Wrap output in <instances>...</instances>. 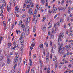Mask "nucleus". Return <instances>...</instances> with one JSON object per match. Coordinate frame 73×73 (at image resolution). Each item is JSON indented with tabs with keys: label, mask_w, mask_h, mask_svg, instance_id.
<instances>
[{
	"label": "nucleus",
	"mask_w": 73,
	"mask_h": 73,
	"mask_svg": "<svg viewBox=\"0 0 73 73\" xmlns=\"http://www.w3.org/2000/svg\"><path fill=\"white\" fill-rule=\"evenodd\" d=\"M68 45H66L65 46L66 48H68Z\"/></svg>",
	"instance_id": "63"
},
{
	"label": "nucleus",
	"mask_w": 73,
	"mask_h": 73,
	"mask_svg": "<svg viewBox=\"0 0 73 73\" xmlns=\"http://www.w3.org/2000/svg\"><path fill=\"white\" fill-rule=\"evenodd\" d=\"M31 72H33V73L34 72V69L33 68H32L31 69Z\"/></svg>",
	"instance_id": "40"
},
{
	"label": "nucleus",
	"mask_w": 73,
	"mask_h": 73,
	"mask_svg": "<svg viewBox=\"0 0 73 73\" xmlns=\"http://www.w3.org/2000/svg\"><path fill=\"white\" fill-rule=\"evenodd\" d=\"M16 32L17 33V35L18 34V31L17 30V29L16 30Z\"/></svg>",
	"instance_id": "57"
},
{
	"label": "nucleus",
	"mask_w": 73,
	"mask_h": 73,
	"mask_svg": "<svg viewBox=\"0 0 73 73\" xmlns=\"http://www.w3.org/2000/svg\"><path fill=\"white\" fill-rule=\"evenodd\" d=\"M50 68H48L47 70V72L46 73H50Z\"/></svg>",
	"instance_id": "17"
},
{
	"label": "nucleus",
	"mask_w": 73,
	"mask_h": 73,
	"mask_svg": "<svg viewBox=\"0 0 73 73\" xmlns=\"http://www.w3.org/2000/svg\"><path fill=\"white\" fill-rule=\"evenodd\" d=\"M72 47V46H71V45H69L68 46V48H71V47Z\"/></svg>",
	"instance_id": "52"
},
{
	"label": "nucleus",
	"mask_w": 73,
	"mask_h": 73,
	"mask_svg": "<svg viewBox=\"0 0 73 73\" xmlns=\"http://www.w3.org/2000/svg\"><path fill=\"white\" fill-rule=\"evenodd\" d=\"M69 11L68 12V13L70 14V9L68 10Z\"/></svg>",
	"instance_id": "44"
},
{
	"label": "nucleus",
	"mask_w": 73,
	"mask_h": 73,
	"mask_svg": "<svg viewBox=\"0 0 73 73\" xmlns=\"http://www.w3.org/2000/svg\"><path fill=\"white\" fill-rule=\"evenodd\" d=\"M17 65V64H15L13 68H14V69H15V67H16V66Z\"/></svg>",
	"instance_id": "31"
},
{
	"label": "nucleus",
	"mask_w": 73,
	"mask_h": 73,
	"mask_svg": "<svg viewBox=\"0 0 73 73\" xmlns=\"http://www.w3.org/2000/svg\"><path fill=\"white\" fill-rule=\"evenodd\" d=\"M40 47L41 48H43V44H41L40 45Z\"/></svg>",
	"instance_id": "21"
},
{
	"label": "nucleus",
	"mask_w": 73,
	"mask_h": 73,
	"mask_svg": "<svg viewBox=\"0 0 73 73\" xmlns=\"http://www.w3.org/2000/svg\"><path fill=\"white\" fill-rule=\"evenodd\" d=\"M69 42H73V40H70L69 41Z\"/></svg>",
	"instance_id": "42"
},
{
	"label": "nucleus",
	"mask_w": 73,
	"mask_h": 73,
	"mask_svg": "<svg viewBox=\"0 0 73 73\" xmlns=\"http://www.w3.org/2000/svg\"><path fill=\"white\" fill-rule=\"evenodd\" d=\"M30 6V5H28L27 6V8H29V6Z\"/></svg>",
	"instance_id": "54"
},
{
	"label": "nucleus",
	"mask_w": 73,
	"mask_h": 73,
	"mask_svg": "<svg viewBox=\"0 0 73 73\" xmlns=\"http://www.w3.org/2000/svg\"><path fill=\"white\" fill-rule=\"evenodd\" d=\"M63 57V58H65L66 57V55H65Z\"/></svg>",
	"instance_id": "59"
},
{
	"label": "nucleus",
	"mask_w": 73,
	"mask_h": 73,
	"mask_svg": "<svg viewBox=\"0 0 73 73\" xmlns=\"http://www.w3.org/2000/svg\"><path fill=\"white\" fill-rule=\"evenodd\" d=\"M54 38V35L52 34L51 35V36H50V39L51 40H52V39H53Z\"/></svg>",
	"instance_id": "10"
},
{
	"label": "nucleus",
	"mask_w": 73,
	"mask_h": 73,
	"mask_svg": "<svg viewBox=\"0 0 73 73\" xmlns=\"http://www.w3.org/2000/svg\"><path fill=\"white\" fill-rule=\"evenodd\" d=\"M59 38H58V45H60V42H59V41H60V39H59Z\"/></svg>",
	"instance_id": "22"
},
{
	"label": "nucleus",
	"mask_w": 73,
	"mask_h": 73,
	"mask_svg": "<svg viewBox=\"0 0 73 73\" xmlns=\"http://www.w3.org/2000/svg\"><path fill=\"white\" fill-rule=\"evenodd\" d=\"M64 36V33L63 32H62L59 34L58 36L59 40H60V41H62V39H61V37L62 38H63V37Z\"/></svg>",
	"instance_id": "1"
},
{
	"label": "nucleus",
	"mask_w": 73,
	"mask_h": 73,
	"mask_svg": "<svg viewBox=\"0 0 73 73\" xmlns=\"http://www.w3.org/2000/svg\"><path fill=\"white\" fill-rule=\"evenodd\" d=\"M22 28H24V27H25V25H23L21 26Z\"/></svg>",
	"instance_id": "46"
},
{
	"label": "nucleus",
	"mask_w": 73,
	"mask_h": 73,
	"mask_svg": "<svg viewBox=\"0 0 73 73\" xmlns=\"http://www.w3.org/2000/svg\"><path fill=\"white\" fill-rule=\"evenodd\" d=\"M35 43L33 44V42L32 43V44L31 45V46H33V47H34L35 46Z\"/></svg>",
	"instance_id": "24"
},
{
	"label": "nucleus",
	"mask_w": 73,
	"mask_h": 73,
	"mask_svg": "<svg viewBox=\"0 0 73 73\" xmlns=\"http://www.w3.org/2000/svg\"><path fill=\"white\" fill-rule=\"evenodd\" d=\"M57 25H58L59 26H60V23H59V22H58L57 23Z\"/></svg>",
	"instance_id": "38"
},
{
	"label": "nucleus",
	"mask_w": 73,
	"mask_h": 73,
	"mask_svg": "<svg viewBox=\"0 0 73 73\" xmlns=\"http://www.w3.org/2000/svg\"><path fill=\"white\" fill-rule=\"evenodd\" d=\"M3 59V58L1 57L0 58V61H1V60H2V59Z\"/></svg>",
	"instance_id": "58"
},
{
	"label": "nucleus",
	"mask_w": 73,
	"mask_h": 73,
	"mask_svg": "<svg viewBox=\"0 0 73 73\" xmlns=\"http://www.w3.org/2000/svg\"><path fill=\"white\" fill-rule=\"evenodd\" d=\"M36 15V13H35L34 15H33V17H35V16Z\"/></svg>",
	"instance_id": "39"
},
{
	"label": "nucleus",
	"mask_w": 73,
	"mask_h": 73,
	"mask_svg": "<svg viewBox=\"0 0 73 73\" xmlns=\"http://www.w3.org/2000/svg\"><path fill=\"white\" fill-rule=\"evenodd\" d=\"M16 55H17L16 57V59H15L14 61V64H15V63H17V61H18V59H17V58H18V57H19V55H18V54H17Z\"/></svg>",
	"instance_id": "4"
},
{
	"label": "nucleus",
	"mask_w": 73,
	"mask_h": 73,
	"mask_svg": "<svg viewBox=\"0 0 73 73\" xmlns=\"http://www.w3.org/2000/svg\"><path fill=\"white\" fill-rule=\"evenodd\" d=\"M7 10H9V5H8L7 8Z\"/></svg>",
	"instance_id": "32"
},
{
	"label": "nucleus",
	"mask_w": 73,
	"mask_h": 73,
	"mask_svg": "<svg viewBox=\"0 0 73 73\" xmlns=\"http://www.w3.org/2000/svg\"><path fill=\"white\" fill-rule=\"evenodd\" d=\"M12 2L13 3H15L16 2H15V0H13Z\"/></svg>",
	"instance_id": "55"
},
{
	"label": "nucleus",
	"mask_w": 73,
	"mask_h": 73,
	"mask_svg": "<svg viewBox=\"0 0 73 73\" xmlns=\"http://www.w3.org/2000/svg\"><path fill=\"white\" fill-rule=\"evenodd\" d=\"M67 70H66V71L65 72H64V73H67L68 71Z\"/></svg>",
	"instance_id": "62"
},
{
	"label": "nucleus",
	"mask_w": 73,
	"mask_h": 73,
	"mask_svg": "<svg viewBox=\"0 0 73 73\" xmlns=\"http://www.w3.org/2000/svg\"><path fill=\"white\" fill-rule=\"evenodd\" d=\"M31 17H28L27 19V23H29L30 21H31Z\"/></svg>",
	"instance_id": "8"
},
{
	"label": "nucleus",
	"mask_w": 73,
	"mask_h": 73,
	"mask_svg": "<svg viewBox=\"0 0 73 73\" xmlns=\"http://www.w3.org/2000/svg\"><path fill=\"white\" fill-rule=\"evenodd\" d=\"M54 48H56V44H54Z\"/></svg>",
	"instance_id": "53"
},
{
	"label": "nucleus",
	"mask_w": 73,
	"mask_h": 73,
	"mask_svg": "<svg viewBox=\"0 0 73 73\" xmlns=\"http://www.w3.org/2000/svg\"><path fill=\"white\" fill-rule=\"evenodd\" d=\"M11 60H10L7 59V62L8 63V64H9V63L10 62Z\"/></svg>",
	"instance_id": "18"
},
{
	"label": "nucleus",
	"mask_w": 73,
	"mask_h": 73,
	"mask_svg": "<svg viewBox=\"0 0 73 73\" xmlns=\"http://www.w3.org/2000/svg\"><path fill=\"white\" fill-rule=\"evenodd\" d=\"M36 54H34L33 56V58H36Z\"/></svg>",
	"instance_id": "20"
},
{
	"label": "nucleus",
	"mask_w": 73,
	"mask_h": 73,
	"mask_svg": "<svg viewBox=\"0 0 73 73\" xmlns=\"http://www.w3.org/2000/svg\"><path fill=\"white\" fill-rule=\"evenodd\" d=\"M45 6H48V3H46V5H45Z\"/></svg>",
	"instance_id": "64"
},
{
	"label": "nucleus",
	"mask_w": 73,
	"mask_h": 73,
	"mask_svg": "<svg viewBox=\"0 0 73 73\" xmlns=\"http://www.w3.org/2000/svg\"><path fill=\"white\" fill-rule=\"evenodd\" d=\"M3 25H4V27L5 28L6 27V24L5 23V21H3Z\"/></svg>",
	"instance_id": "15"
},
{
	"label": "nucleus",
	"mask_w": 73,
	"mask_h": 73,
	"mask_svg": "<svg viewBox=\"0 0 73 73\" xmlns=\"http://www.w3.org/2000/svg\"><path fill=\"white\" fill-rule=\"evenodd\" d=\"M24 66H25L27 65V60L24 61Z\"/></svg>",
	"instance_id": "12"
},
{
	"label": "nucleus",
	"mask_w": 73,
	"mask_h": 73,
	"mask_svg": "<svg viewBox=\"0 0 73 73\" xmlns=\"http://www.w3.org/2000/svg\"><path fill=\"white\" fill-rule=\"evenodd\" d=\"M31 59H29V61H30V66H31L32 65V59L31 58V57H30Z\"/></svg>",
	"instance_id": "9"
},
{
	"label": "nucleus",
	"mask_w": 73,
	"mask_h": 73,
	"mask_svg": "<svg viewBox=\"0 0 73 73\" xmlns=\"http://www.w3.org/2000/svg\"><path fill=\"white\" fill-rule=\"evenodd\" d=\"M29 13L31 15H32L33 14V11L32 10V9H30L29 12Z\"/></svg>",
	"instance_id": "5"
},
{
	"label": "nucleus",
	"mask_w": 73,
	"mask_h": 73,
	"mask_svg": "<svg viewBox=\"0 0 73 73\" xmlns=\"http://www.w3.org/2000/svg\"><path fill=\"white\" fill-rule=\"evenodd\" d=\"M15 48H16L15 46H14V47H13V48L12 47L11 48V49L12 50H15Z\"/></svg>",
	"instance_id": "19"
},
{
	"label": "nucleus",
	"mask_w": 73,
	"mask_h": 73,
	"mask_svg": "<svg viewBox=\"0 0 73 73\" xmlns=\"http://www.w3.org/2000/svg\"><path fill=\"white\" fill-rule=\"evenodd\" d=\"M58 9L60 11V10H62L63 9L62 7H60L59 8H58Z\"/></svg>",
	"instance_id": "26"
},
{
	"label": "nucleus",
	"mask_w": 73,
	"mask_h": 73,
	"mask_svg": "<svg viewBox=\"0 0 73 73\" xmlns=\"http://www.w3.org/2000/svg\"><path fill=\"white\" fill-rule=\"evenodd\" d=\"M57 16H58V14H56V15H55V17H54V18H56V17H57Z\"/></svg>",
	"instance_id": "48"
},
{
	"label": "nucleus",
	"mask_w": 73,
	"mask_h": 73,
	"mask_svg": "<svg viewBox=\"0 0 73 73\" xmlns=\"http://www.w3.org/2000/svg\"><path fill=\"white\" fill-rule=\"evenodd\" d=\"M45 28H46V27L45 26H44L43 28H42V30H43V29H45Z\"/></svg>",
	"instance_id": "23"
},
{
	"label": "nucleus",
	"mask_w": 73,
	"mask_h": 73,
	"mask_svg": "<svg viewBox=\"0 0 73 73\" xmlns=\"http://www.w3.org/2000/svg\"><path fill=\"white\" fill-rule=\"evenodd\" d=\"M62 45H63V44L62 43H61L60 44V46H59L58 47V53H60V52H61V50H62Z\"/></svg>",
	"instance_id": "2"
},
{
	"label": "nucleus",
	"mask_w": 73,
	"mask_h": 73,
	"mask_svg": "<svg viewBox=\"0 0 73 73\" xmlns=\"http://www.w3.org/2000/svg\"><path fill=\"white\" fill-rule=\"evenodd\" d=\"M23 48L24 46H22L20 48V49H23Z\"/></svg>",
	"instance_id": "51"
},
{
	"label": "nucleus",
	"mask_w": 73,
	"mask_h": 73,
	"mask_svg": "<svg viewBox=\"0 0 73 73\" xmlns=\"http://www.w3.org/2000/svg\"><path fill=\"white\" fill-rule=\"evenodd\" d=\"M18 9H19V8H17V7H16L15 8V10L16 11H18Z\"/></svg>",
	"instance_id": "43"
},
{
	"label": "nucleus",
	"mask_w": 73,
	"mask_h": 73,
	"mask_svg": "<svg viewBox=\"0 0 73 73\" xmlns=\"http://www.w3.org/2000/svg\"><path fill=\"white\" fill-rule=\"evenodd\" d=\"M65 47H64L63 48V50H62V51L60 52V55L61 54H64V52H65Z\"/></svg>",
	"instance_id": "6"
},
{
	"label": "nucleus",
	"mask_w": 73,
	"mask_h": 73,
	"mask_svg": "<svg viewBox=\"0 0 73 73\" xmlns=\"http://www.w3.org/2000/svg\"><path fill=\"white\" fill-rule=\"evenodd\" d=\"M58 65V64H57V63L56 64H55V69L57 68V67Z\"/></svg>",
	"instance_id": "33"
},
{
	"label": "nucleus",
	"mask_w": 73,
	"mask_h": 73,
	"mask_svg": "<svg viewBox=\"0 0 73 73\" xmlns=\"http://www.w3.org/2000/svg\"><path fill=\"white\" fill-rule=\"evenodd\" d=\"M41 3H42V4H45V0H42V1H41Z\"/></svg>",
	"instance_id": "14"
},
{
	"label": "nucleus",
	"mask_w": 73,
	"mask_h": 73,
	"mask_svg": "<svg viewBox=\"0 0 73 73\" xmlns=\"http://www.w3.org/2000/svg\"><path fill=\"white\" fill-rule=\"evenodd\" d=\"M25 33H24V32H23L21 34V36H20L19 40V41H20L21 39H23V38H24V37H25Z\"/></svg>",
	"instance_id": "3"
},
{
	"label": "nucleus",
	"mask_w": 73,
	"mask_h": 73,
	"mask_svg": "<svg viewBox=\"0 0 73 73\" xmlns=\"http://www.w3.org/2000/svg\"><path fill=\"white\" fill-rule=\"evenodd\" d=\"M56 11L55 10V9H53V12L54 13H56Z\"/></svg>",
	"instance_id": "28"
},
{
	"label": "nucleus",
	"mask_w": 73,
	"mask_h": 73,
	"mask_svg": "<svg viewBox=\"0 0 73 73\" xmlns=\"http://www.w3.org/2000/svg\"><path fill=\"white\" fill-rule=\"evenodd\" d=\"M25 16H26L25 15H23L22 16V17L23 18H25Z\"/></svg>",
	"instance_id": "47"
},
{
	"label": "nucleus",
	"mask_w": 73,
	"mask_h": 73,
	"mask_svg": "<svg viewBox=\"0 0 73 73\" xmlns=\"http://www.w3.org/2000/svg\"><path fill=\"white\" fill-rule=\"evenodd\" d=\"M51 53H53V47H52V48L51 49Z\"/></svg>",
	"instance_id": "30"
},
{
	"label": "nucleus",
	"mask_w": 73,
	"mask_h": 73,
	"mask_svg": "<svg viewBox=\"0 0 73 73\" xmlns=\"http://www.w3.org/2000/svg\"><path fill=\"white\" fill-rule=\"evenodd\" d=\"M21 45H23V44H24V41L21 42Z\"/></svg>",
	"instance_id": "45"
},
{
	"label": "nucleus",
	"mask_w": 73,
	"mask_h": 73,
	"mask_svg": "<svg viewBox=\"0 0 73 73\" xmlns=\"http://www.w3.org/2000/svg\"><path fill=\"white\" fill-rule=\"evenodd\" d=\"M14 46L15 47V48H17L18 47V45L17 44H16L15 45H14Z\"/></svg>",
	"instance_id": "25"
},
{
	"label": "nucleus",
	"mask_w": 73,
	"mask_h": 73,
	"mask_svg": "<svg viewBox=\"0 0 73 73\" xmlns=\"http://www.w3.org/2000/svg\"><path fill=\"white\" fill-rule=\"evenodd\" d=\"M11 58V56H9L7 57V60H10Z\"/></svg>",
	"instance_id": "35"
},
{
	"label": "nucleus",
	"mask_w": 73,
	"mask_h": 73,
	"mask_svg": "<svg viewBox=\"0 0 73 73\" xmlns=\"http://www.w3.org/2000/svg\"><path fill=\"white\" fill-rule=\"evenodd\" d=\"M62 21V18L60 19V22H61V21Z\"/></svg>",
	"instance_id": "60"
},
{
	"label": "nucleus",
	"mask_w": 73,
	"mask_h": 73,
	"mask_svg": "<svg viewBox=\"0 0 73 73\" xmlns=\"http://www.w3.org/2000/svg\"><path fill=\"white\" fill-rule=\"evenodd\" d=\"M63 3H64V1L63 0L62 2H61V4H63Z\"/></svg>",
	"instance_id": "50"
},
{
	"label": "nucleus",
	"mask_w": 73,
	"mask_h": 73,
	"mask_svg": "<svg viewBox=\"0 0 73 73\" xmlns=\"http://www.w3.org/2000/svg\"><path fill=\"white\" fill-rule=\"evenodd\" d=\"M33 6L34 5H33V4H32V6H31V8H33Z\"/></svg>",
	"instance_id": "61"
},
{
	"label": "nucleus",
	"mask_w": 73,
	"mask_h": 73,
	"mask_svg": "<svg viewBox=\"0 0 73 73\" xmlns=\"http://www.w3.org/2000/svg\"><path fill=\"white\" fill-rule=\"evenodd\" d=\"M18 65H22V60L21 58L19 60Z\"/></svg>",
	"instance_id": "7"
},
{
	"label": "nucleus",
	"mask_w": 73,
	"mask_h": 73,
	"mask_svg": "<svg viewBox=\"0 0 73 73\" xmlns=\"http://www.w3.org/2000/svg\"><path fill=\"white\" fill-rule=\"evenodd\" d=\"M19 25V26H21V25H23V24H21V23H19V24H18Z\"/></svg>",
	"instance_id": "36"
},
{
	"label": "nucleus",
	"mask_w": 73,
	"mask_h": 73,
	"mask_svg": "<svg viewBox=\"0 0 73 73\" xmlns=\"http://www.w3.org/2000/svg\"><path fill=\"white\" fill-rule=\"evenodd\" d=\"M29 1H30L29 0H27H27H25V3L26 4H27V3H29Z\"/></svg>",
	"instance_id": "13"
},
{
	"label": "nucleus",
	"mask_w": 73,
	"mask_h": 73,
	"mask_svg": "<svg viewBox=\"0 0 73 73\" xmlns=\"http://www.w3.org/2000/svg\"><path fill=\"white\" fill-rule=\"evenodd\" d=\"M57 57L56 56H54V58L53 59V61H54L55 60H57Z\"/></svg>",
	"instance_id": "16"
},
{
	"label": "nucleus",
	"mask_w": 73,
	"mask_h": 73,
	"mask_svg": "<svg viewBox=\"0 0 73 73\" xmlns=\"http://www.w3.org/2000/svg\"><path fill=\"white\" fill-rule=\"evenodd\" d=\"M27 31V29H23V32H26Z\"/></svg>",
	"instance_id": "34"
},
{
	"label": "nucleus",
	"mask_w": 73,
	"mask_h": 73,
	"mask_svg": "<svg viewBox=\"0 0 73 73\" xmlns=\"http://www.w3.org/2000/svg\"><path fill=\"white\" fill-rule=\"evenodd\" d=\"M43 54L44 56H45V52L44 50L43 51Z\"/></svg>",
	"instance_id": "49"
},
{
	"label": "nucleus",
	"mask_w": 73,
	"mask_h": 73,
	"mask_svg": "<svg viewBox=\"0 0 73 73\" xmlns=\"http://www.w3.org/2000/svg\"><path fill=\"white\" fill-rule=\"evenodd\" d=\"M49 58L48 56H46V62H48L49 61Z\"/></svg>",
	"instance_id": "11"
},
{
	"label": "nucleus",
	"mask_w": 73,
	"mask_h": 73,
	"mask_svg": "<svg viewBox=\"0 0 73 73\" xmlns=\"http://www.w3.org/2000/svg\"><path fill=\"white\" fill-rule=\"evenodd\" d=\"M30 70V68H29L28 70H27L26 71V73H29V72Z\"/></svg>",
	"instance_id": "29"
},
{
	"label": "nucleus",
	"mask_w": 73,
	"mask_h": 73,
	"mask_svg": "<svg viewBox=\"0 0 73 73\" xmlns=\"http://www.w3.org/2000/svg\"><path fill=\"white\" fill-rule=\"evenodd\" d=\"M57 31V27H56L55 29V30H54V32L55 33H56V32Z\"/></svg>",
	"instance_id": "27"
},
{
	"label": "nucleus",
	"mask_w": 73,
	"mask_h": 73,
	"mask_svg": "<svg viewBox=\"0 0 73 73\" xmlns=\"http://www.w3.org/2000/svg\"><path fill=\"white\" fill-rule=\"evenodd\" d=\"M8 45H9L10 46H11L12 45V43H8Z\"/></svg>",
	"instance_id": "41"
},
{
	"label": "nucleus",
	"mask_w": 73,
	"mask_h": 73,
	"mask_svg": "<svg viewBox=\"0 0 73 73\" xmlns=\"http://www.w3.org/2000/svg\"><path fill=\"white\" fill-rule=\"evenodd\" d=\"M46 47H48V43H47V44H46Z\"/></svg>",
	"instance_id": "56"
},
{
	"label": "nucleus",
	"mask_w": 73,
	"mask_h": 73,
	"mask_svg": "<svg viewBox=\"0 0 73 73\" xmlns=\"http://www.w3.org/2000/svg\"><path fill=\"white\" fill-rule=\"evenodd\" d=\"M42 9V7H40L39 8V10H40V11H41Z\"/></svg>",
	"instance_id": "37"
}]
</instances>
